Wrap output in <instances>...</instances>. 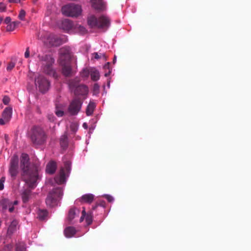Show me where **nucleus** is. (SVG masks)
Instances as JSON below:
<instances>
[{
  "mask_svg": "<svg viewBox=\"0 0 251 251\" xmlns=\"http://www.w3.org/2000/svg\"><path fill=\"white\" fill-rule=\"evenodd\" d=\"M62 66V73L66 77L71 76L73 75V72L70 64H60Z\"/></svg>",
  "mask_w": 251,
  "mask_h": 251,
  "instance_id": "4468645a",
  "label": "nucleus"
},
{
  "mask_svg": "<svg viewBox=\"0 0 251 251\" xmlns=\"http://www.w3.org/2000/svg\"><path fill=\"white\" fill-rule=\"evenodd\" d=\"M92 6L96 10L101 11L105 9V5L102 0H91Z\"/></svg>",
  "mask_w": 251,
  "mask_h": 251,
  "instance_id": "ddd939ff",
  "label": "nucleus"
},
{
  "mask_svg": "<svg viewBox=\"0 0 251 251\" xmlns=\"http://www.w3.org/2000/svg\"><path fill=\"white\" fill-rule=\"evenodd\" d=\"M61 26L64 30L68 31L73 28V24L71 21L66 19L62 21Z\"/></svg>",
  "mask_w": 251,
  "mask_h": 251,
  "instance_id": "412c9836",
  "label": "nucleus"
},
{
  "mask_svg": "<svg viewBox=\"0 0 251 251\" xmlns=\"http://www.w3.org/2000/svg\"><path fill=\"white\" fill-rule=\"evenodd\" d=\"M25 11L23 9L21 10L20 11L19 16H18V18L21 20L24 21L25 20Z\"/></svg>",
  "mask_w": 251,
  "mask_h": 251,
  "instance_id": "2f4dec72",
  "label": "nucleus"
},
{
  "mask_svg": "<svg viewBox=\"0 0 251 251\" xmlns=\"http://www.w3.org/2000/svg\"><path fill=\"white\" fill-rule=\"evenodd\" d=\"M15 63L12 62H10L8 63L6 69L8 71H10L14 67H15Z\"/></svg>",
  "mask_w": 251,
  "mask_h": 251,
  "instance_id": "c9c22d12",
  "label": "nucleus"
},
{
  "mask_svg": "<svg viewBox=\"0 0 251 251\" xmlns=\"http://www.w3.org/2000/svg\"><path fill=\"white\" fill-rule=\"evenodd\" d=\"M2 101L4 104L7 105L9 103L10 101V98H9V97L5 96L3 98Z\"/></svg>",
  "mask_w": 251,
  "mask_h": 251,
  "instance_id": "4c0bfd02",
  "label": "nucleus"
},
{
  "mask_svg": "<svg viewBox=\"0 0 251 251\" xmlns=\"http://www.w3.org/2000/svg\"><path fill=\"white\" fill-rule=\"evenodd\" d=\"M48 212L45 209H39L38 211V218L40 220H44L48 216Z\"/></svg>",
  "mask_w": 251,
  "mask_h": 251,
  "instance_id": "a878e982",
  "label": "nucleus"
},
{
  "mask_svg": "<svg viewBox=\"0 0 251 251\" xmlns=\"http://www.w3.org/2000/svg\"><path fill=\"white\" fill-rule=\"evenodd\" d=\"M57 168L56 163L53 160L50 161L46 166V172L49 174H53Z\"/></svg>",
  "mask_w": 251,
  "mask_h": 251,
  "instance_id": "2eb2a0df",
  "label": "nucleus"
},
{
  "mask_svg": "<svg viewBox=\"0 0 251 251\" xmlns=\"http://www.w3.org/2000/svg\"><path fill=\"white\" fill-rule=\"evenodd\" d=\"M71 169V163L70 161H67L64 162V166L61 167L54 180L58 184H62L66 182V178L69 176Z\"/></svg>",
  "mask_w": 251,
  "mask_h": 251,
  "instance_id": "423d86ee",
  "label": "nucleus"
},
{
  "mask_svg": "<svg viewBox=\"0 0 251 251\" xmlns=\"http://www.w3.org/2000/svg\"><path fill=\"white\" fill-rule=\"evenodd\" d=\"M96 107V104L94 102H90L89 104L88 105L86 110V113L87 116H91L93 113V112L94 111V109Z\"/></svg>",
  "mask_w": 251,
  "mask_h": 251,
  "instance_id": "393cba45",
  "label": "nucleus"
},
{
  "mask_svg": "<svg viewBox=\"0 0 251 251\" xmlns=\"http://www.w3.org/2000/svg\"><path fill=\"white\" fill-rule=\"evenodd\" d=\"M89 75H90V72L87 69H84L80 73L81 77L84 78L87 77Z\"/></svg>",
  "mask_w": 251,
  "mask_h": 251,
  "instance_id": "7c9ffc66",
  "label": "nucleus"
},
{
  "mask_svg": "<svg viewBox=\"0 0 251 251\" xmlns=\"http://www.w3.org/2000/svg\"><path fill=\"white\" fill-rule=\"evenodd\" d=\"M30 138L34 145H41L46 142L47 135L42 127L34 126L31 129Z\"/></svg>",
  "mask_w": 251,
  "mask_h": 251,
  "instance_id": "7ed1b4c3",
  "label": "nucleus"
},
{
  "mask_svg": "<svg viewBox=\"0 0 251 251\" xmlns=\"http://www.w3.org/2000/svg\"><path fill=\"white\" fill-rule=\"evenodd\" d=\"M20 169L21 170V179L28 186L29 188L25 189L21 193L22 201L27 202L32 197L30 189H34L37 185V181L40 178L38 168L31 165L27 154L23 153L20 158Z\"/></svg>",
  "mask_w": 251,
  "mask_h": 251,
  "instance_id": "f257e3e1",
  "label": "nucleus"
},
{
  "mask_svg": "<svg viewBox=\"0 0 251 251\" xmlns=\"http://www.w3.org/2000/svg\"><path fill=\"white\" fill-rule=\"evenodd\" d=\"M11 23L12 24H14V26L16 27L19 25V22H12Z\"/></svg>",
  "mask_w": 251,
  "mask_h": 251,
  "instance_id": "864d4df0",
  "label": "nucleus"
},
{
  "mask_svg": "<svg viewBox=\"0 0 251 251\" xmlns=\"http://www.w3.org/2000/svg\"><path fill=\"white\" fill-rule=\"evenodd\" d=\"M16 251H25V247L24 243H19L16 245Z\"/></svg>",
  "mask_w": 251,
  "mask_h": 251,
  "instance_id": "c756f323",
  "label": "nucleus"
},
{
  "mask_svg": "<svg viewBox=\"0 0 251 251\" xmlns=\"http://www.w3.org/2000/svg\"><path fill=\"white\" fill-rule=\"evenodd\" d=\"M55 114L58 117H62L64 114V112L62 110H57L55 111Z\"/></svg>",
  "mask_w": 251,
  "mask_h": 251,
  "instance_id": "79ce46f5",
  "label": "nucleus"
},
{
  "mask_svg": "<svg viewBox=\"0 0 251 251\" xmlns=\"http://www.w3.org/2000/svg\"><path fill=\"white\" fill-rule=\"evenodd\" d=\"M49 40L50 44L51 46H57L60 45V39L54 35H50L49 38Z\"/></svg>",
  "mask_w": 251,
  "mask_h": 251,
  "instance_id": "4be33fe9",
  "label": "nucleus"
},
{
  "mask_svg": "<svg viewBox=\"0 0 251 251\" xmlns=\"http://www.w3.org/2000/svg\"><path fill=\"white\" fill-rule=\"evenodd\" d=\"M80 213V210L75 208H72L70 209L68 213V220L70 224L72 223V221L75 218V216H78Z\"/></svg>",
  "mask_w": 251,
  "mask_h": 251,
  "instance_id": "dca6fc26",
  "label": "nucleus"
},
{
  "mask_svg": "<svg viewBox=\"0 0 251 251\" xmlns=\"http://www.w3.org/2000/svg\"><path fill=\"white\" fill-rule=\"evenodd\" d=\"M63 196V190L60 187L53 189L50 192L46 200L47 205L50 207H53L57 205L58 199L61 198Z\"/></svg>",
  "mask_w": 251,
  "mask_h": 251,
  "instance_id": "0eeeda50",
  "label": "nucleus"
},
{
  "mask_svg": "<svg viewBox=\"0 0 251 251\" xmlns=\"http://www.w3.org/2000/svg\"><path fill=\"white\" fill-rule=\"evenodd\" d=\"M86 214V212L85 210V208H83V210L82 211V215L80 218V223L83 221L84 218L85 217Z\"/></svg>",
  "mask_w": 251,
  "mask_h": 251,
  "instance_id": "a19ab883",
  "label": "nucleus"
},
{
  "mask_svg": "<svg viewBox=\"0 0 251 251\" xmlns=\"http://www.w3.org/2000/svg\"><path fill=\"white\" fill-rule=\"evenodd\" d=\"M6 10V5L3 2H0V12H3Z\"/></svg>",
  "mask_w": 251,
  "mask_h": 251,
  "instance_id": "f704fd0d",
  "label": "nucleus"
},
{
  "mask_svg": "<svg viewBox=\"0 0 251 251\" xmlns=\"http://www.w3.org/2000/svg\"><path fill=\"white\" fill-rule=\"evenodd\" d=\"M18 224V222L17 220H13L11 223L10 225L8 228L7 233L9 234H12L16 230L17 226Z\"/></svg>",
  "mask_w": 251,
  "mask_h": 251,
  "instance_id": "5701e85b",
  "label": "nucleus"
},
{
  "mask_svg": "<svg viewBox=\"0 0 251 251\" xmlns=\"http://www.w3.org/2000/svg\"><path fill=\"white\" fill-rule=\"evenodd\" d=\"M48 119L50 122H53L56 119L55 116L52 114H49L47 116Z\"/></svg>",
  "mask_w": 251,
  "mask_h": 251,
  "instance_id": "e433bc0d",
  "label": "nucleus"
},
{
  "mask_svg": "<svg viewBox=\"0 0 251 251\" xmlns=\"http://www.w3.org/2000/svg\"><path fill=\"white\" fill-rule=\"evenodd\" d=\"M12 203L13 202L6 199L1 200L0 202V204L3 209H8L9 206L12 204Z\"/></svg>",
  "mask_w": 251,
  "mask_h": 251,
  "instance_id": "cd10ccee",
  "label": "nucleus"
},
{
  "mask_svg": "<svg viewBox=\"0 0 251 251\" xmlns=\"http://www.w3.org/2000/svg\"><path fill=\"white\" fill-rule=\"evenodd\" d=\"M11 18L10 17H7L5 20H4V23H5L6 24H9L10 23H11Z\"/></svg>",
  "mask_w": 251,
  "mask_h": 251,
  "instance_id": "49530a36",
  "label": "nucleus"
},
{
  "mask_svg": "<svg viewBox=\"0 0 251 251\" xmlns=\"http://www.w3.org/2000/svg\"><path fill=\"white\" fill-rule=\"evenodd\" d=\"M60 64H70L72 55L69 49L64 47L60 49Z\"/></svg>",
  "mask_w": 251,
  "mask_h": 251,
  "instance_id": "9b49d317",
  "label": "nucleus"
},
{
  "mask_svg": "<svg viewBox=\"0 0 251 251\" xmlns=\"http://www.w3.org/2000/svg\"><path fill=\"white\" fill-rule=\"evenodd\" d=\"M62 12L67 17H77L81 14L82 8L80 5L70 3L62 7Z\"/></svg>",
  "mask_w": 251,
  "mask_h": 251,
  "instance_id": "39448f33",
  "label": "nucleus"
},
{
  "mask_svg": "<svg viewBox=\"0 0 251 251\" xmlns=\"http://www.w3.org/2000/svg\"><path fill=\"white\" fill-rule=\"evenodd\" d=\"M100 86L97 83L94 85L93 89L94 91H98L99 90Z\"/></svg>",
  "mask_w": 251,
  "mask_h": 251,
  "instance_id": "de8ad7c7",
  "label": "nucleus"
},
{
  "mask_svg": "<svg viewBox=\"0 0 251 251\" xmlns=\"http://www.w3.org/2000/svg\"><path fill=\"white\" fill-rule=\"evenodd\" d=\"M98 206H100L102 207H105V202L104 201H100L99 202L97 203Z\"/></svg>",
  "mask_w": 251,
  "mask_h": 251,
  "instance_id": "c03bdc74",
  "label": "nucleus"
},
{
  "mask_svg": "<svg viewBox=\"0 0 251 251\" xmlns=\"http://www.w3.org/2000/svg\"><path fill=\"white\" fill-rule=\"evenodd\" d=\"M94 199V196L92 194H87L83 195L80 198V201L81 203H91Z\"/></svg>",
  "mask_w": 251,
  "mask_h": 251,
  "instance_id": "6ab92c4d",
  "label": "nucleus"
},
{
  "mask_svg": "<svg viewBox=\"0 0 251 251\" xmlns=\"http://www.w3.org/2000/svg\"><path fill=\"white\" fill-rule=\"evenodd\" d=\"M15 27L14 26V25L12 23H10L7 25L6 27V30L8 31H13L15 29Z\"/></svg>",
  "mask_w": 251,
  "mask_h": 251,
  "instance_id": "473e14b6",
  "label": "nucleus"
},
{
  "mask_svg": "<svg viewBox=\"0 0 251 251\" xmlns=\"http://www.w3.org/2000/svg\"><path fill=\"white\" fill-rule=\"evenodd\" d=\"M79 81L80 80L77 77H75L74 79H72L69 80V87L72 92H73L78 86L80 85L79 84Z\"/></svg>",
  "mask_w": 251,
  "mask_h": 251,
  "instance_id": "f3484780",
  "label": "nucleus"
},
{
  "mask_svg": "<svg viewBox=\"0 0 251 251\" xmlns=\"http://www.w3.org/2000/svg\"><path fill=\"white\" fill-rule=\"evenodd\" d=\"M20 1V0H8L9 3H17Z\"/></svg>",
  "mask_w": 251,
  "mask_h": 251,
  "instance_id": "3c124183",
  "label": "nucleus"
},
{
  "mask_svg": "<svg viewBox=\"0 0 251 251\" xmlns=\"http://www.w3.org/2000/svg\"><path fill=\"white\" fill-rule=\"evenodd\" d=\"M78 30L80 33L82 34H85L86 32L85 28L83 26L79 25L78 26Z\"/></svg>",
  "mask_w": 251,
  "mask_h": 251,
  "instance_id": "58836bf2",
  "label": "nucleus"
},
{
  "mask_svg": "<svg viewBox=\"0 0 251 251\" xmlns=\"http://www.w3.org/2000/svg\"><path fill=\"white\" fill-rule=\"evenodd\" d=\"M110 63L107 62L104 66V68H109Z\"/></svg>",
  "mask_w": 251,
  "mask_h": 251,
  "instance_id": "5fc2aeb1",
  "label": "nucleus"
},
{
  "mask_svg": "<svg viewBox=\"0 0 251 251\" xmlns=\"http://www.w3.org/2000/svg\"><path fill=\"white\" fill-rule=\"evenodd\" d=\"M104 197L106 199V200L108 201L109 202H111L113 201H114V198H113V197H112L110 195H106L104 196Z\"/></svg>",
  "mask_w": 251,
  "mask_h": 251,
  "instance_id": "ea45409f",
  "label": "nucleus"
},
{
  "mask_svg": "<svg viewBox=\"0 0 251 251\" xmlns=\"http://www.w3.org/2000/svg\"><path fill=\"white\" fill-rule=\"evenodd\" d=\"M110 73H111V71H109L108 72V73H105V76H108V75H110Z\"/></svg>",
  "mask_w": 251,
  "mask_h": 251,
  "instance_id": "bf43d9fd",
  "label": "nucleus"
},
{
  "mask_svg": "<svg viewBox=\"0 0 251 251\" xmlns=\"http://www.w3.org/2000/svg\"><path fill=\"white\" fill-rule=\"evenodd\" d=\"M4 188V185L2 182H0V190H3Z\"/></svg>",
  "mask_w": 251,
  "mask_h": 251,
  "instance_id": "603ef678",
  "label": "nucleus"
},
{
  "mask_svg": "<svg viewBox=\"0 0 251 251\" xmlns=\"http://www.w3.org/2000/svg\"><path fill=\"white\" fill-rule=\"evenodd\" d=\"M60 144L61 148L65 149L67 148L68 145V137L66 134L62 135L60 139Z\"/></svg>",
  "mask_w": 251,
  "mask_h": 251,
  "instance_id": "b1692460",
  "label": "nucleus"
},
{
  "mask_svg": "<svg viewBox=\"0 0 251 251\" xmlns=\"http://www.w3.org/2000/svg\"><path fill=\"white\" fill-rule=\"evenodd\" d=\"M35 84L39 91L43 94L47 92L50 87V82L42 75H39L35 77Z\"/></svg>",
  "mask_w": 251,
  "mask_h": 251,
  "instance_id": "6e6552de",
  "label": "nucleus"
},
{
  "mask_svg": "<svg viewBox=\"0 0 251 251\" xmlns=\"http://www.w3.org/2000/svg\"><path fill=\"white\" fill-rule=\"evenodd\" d=\"M116 61V56H115L113 61V63H115Z\"/></svg>",
  "mask_w": 251,
  "mask_h": 251,
  "instance_id": "e2e57ef3",
  "label": "nucleus"
},
{
  "mask_svg": "<svg viewBox=\"0 0 251 251\" xmlns=\"http://www.w3.org/2000/svg\"><path fill=\"white\" fill-rule=\"evenodd\" d=\"M82 102L78 99H74L70 103L68 107V112L71 115L77 114L80 110Z\"/></svg>",
  "mask_w": 251,
  "mask_h": 251,
  "instance_id": "9d476101",
  "label": "nucleus"
},
{
  "mask_svg": "<svg viewBox=\"0 0 251 251\" xmlns=\"http://www.w3.org/2000/svg\"><path fill=\"white\" fill-rule=\"evenodd\" d=\"M9 121H6L5 119L3 117L0 119V125H4L5 124L8 123Z\"/></svg>",
  "mask_w": 251,
  "mask_h": 251,
  "instance_id": "37998d69",
  "label": "nucleus"
},
{
  "mask_svg": "<svg viewBox=\"0 0 251 251\" xmlns=\"http://www.w3.org/2000/svg\"><path fill=\"white\" fill-rule=\"evenodd\" d=\"M83 127L85 128V129H87L88 126H87V124L86 123H84L83 124V125H82Z\"/></svg>",
  "mask_w": 251,
  "mask_h": 251,
  "instance_id": "6e6d98bb",
  "label": "nucleus"
},
{
  "mask_svg": "<svg viewBox=\"0 0 251 251\" xmlns=\"http://www.w3.org/2000/svg\"><path fill=\"white\" fill-rule=\"evenodd\" d=\"M93 55H94V58L96 59H99L102 56L104 58L106 57L104 54L100 53V54H99L98 52H94L93 53Z\"/></svg>",
  "mask_w": 251,
  "mask_h": 251,
  "instance_id": "72a5a7b5",
  "label": "nucleus"
},
{
  "mask_svg": "<svg viewBox=\"0 0 251 251\" xmlns=\"http://www.w3.org/2000/svg\"><path fill=\"white\" fill-rule=\"evenodd\" d=\"M38 58L42 65V69L45 74L56 77L57 75L53 68L54 63V58L50 55H38Z\"/></svg>",
  "mask_w": 251,
  "mask_h": 251,
  "instance_id": "f03ea898",
  "label": "nucleus"
},
{
  "mask_svg": "<svg viewBox=\"0 0 251 251\" xmlns=\"http://www.w3.org/2000/svg\"><path fill=\"white\" fill-rule=\"evenodd\" d=\"M87 23L91 27L107 28L110 25V20L104 15L100 16L99 18L94 15H92L88 18Z\"/></svg>",
  "mask_w": 251,
  "mask_h": 251,
  "instance_id": "20e7f679",
  "label": "nucleus"
},
{
  "mask_svg": "<svg viewBox=\"0 0 251 251\" xmlns=\"http://www.w3.org/2000/svg\"><path fill=\"white\" fill-rule=\"evenodd\" d=\"M12 109L10 107H6L2 113V117L5 119L6 121H9L12 117Z\"/></svg>",
  "mask_w": 251,
  "mask_h": 251,
  "instance_id": "a211bd4d",
  "label": "nucleus"
},
{
  "mask_svg": "<svg viewBox=\"0 0 251 251\" xmlns=\"http://www.w3.org/2000/svg\"><path fill=\"white\" fill-rule=\"evenodd\" d=\"M4 137H5V139L6 141H7L8 139V135L5 134Z\"/></svg>",
  "mask_w": 251,
  "mask_h": 251,
  "instance_id": "13d9d810",
  "label": "nucleus"
},
{
  "mask_svg": "<svg viewBox=\"0 0 251 251\" xmlns=\"http://www.w3.org/2000/svg\"><path fill=\"white\" fill-rule=\"evenodd\" d=\"M19 157L17 155L14 154L10 160L9 168V173L11 177L15 179L19 173Z\"/></svg>",
  "mask_w": 251,
  "mask_h": 251,
  "instance_id": "1a4fd4ad",
  "label": "nucleus"
},
{
  "mask_svg": "<svg viewBox=\"0 0 251 251\" xmlns=\"http://www.w3.org/2000/svg\"><path fill=\"white\" fill-rule=\"evenodd\" d=\"M29 49L28 47H27L26 49V51L25 53V58H28L29 56Z\"/></svg>",
  "mask_w": 251,
  "mask_h": 251,
  "instance_id": "a18cd8bd",
  "label": "nucleus"
},
{
  "mask_svg": "<svg viewBox=\"0 0 251 251\" xmlns=\"http://www.w3.org/2000/svg\"><path fill=\"white\" fill-rule=\"evenodd\" d=\"M71 128L73 132H75L77 130V128L75 125H71Z\"/></svg>",
  "mask_w": 251,
  "mask_h": 251,
  "instance_id": "8fccbe9b",
  "label": "nucleus"
},
{
  "mask_svg": "<svg viewBox=\"0 0 251 251\" xmlns=\"http://www.w3.org/2000/svg\"><path fill=\"white\" fill-rule=\"evenodd\" d=\"M98 206H99L97 203L95 205L93 206L92 210H95L98 207Z\"/></svg>",
  "mask_w": 251,
  "mask_h": 251,
  "instance_id": "4d7b16f0",
  "label": "nucleus"
},
{
  "mask_svg": "<svg viewBox=\"0 0 251 251\" xmlns=\"http://www.w3.org/2000/svg\"><path fill=\"white\" fill-rule=\"evenodd\" d=\"M18 204V201H14L13 202V205L14 206V205H16Z\"/></svg>",
  "mask_w": 251,
  "mask_h": 251,
  "instance_id": "680f3d73",
  "label": "nucleus"
},
{
  "mask_svg": "<svg viewBox=\"0 0 251 251\" xmlns=\"http://www.w3.org/2000/svg\"><path fill=\"white\" fill-rule=\"evenodd\" d=\"M76 233V230L73 226H68L66 227L64 231L65 236L67 238L73 237Z\"/></svg>",
  "mask_w": 251,
  "mask_h": 251,
  "instance_id": "aec40b11",
  "label": "nucleus"
},
{
  "mask_svg": "<svg viewBox=\"0 0 251 251\" xmlns=\"http://www.w3.org/2000/svg\"><path fill=\"white\" fill-rule=\"evenodd\" d=\"M4 179H5L4 177H2L1 178V179L0 180V182H2V183H3L4 181Z\"/></svg>",
  "mask_w": 251,
  "mask_h": 251,
  "instance_id": "052dcab7",
  "label": "nucleus"
},
{
  "mask_svg": "<svg viewBox=\"0 0 251 251\" xmlns=\"http://www.w3.org/2000/svg\"><path fill=\"white\" fill-rule=\"evenodd\" d=\"M86 222L87 225H90L93 222V214L92 212H90L86 214L85 216Z\"/></svg>",
  "mask_w": 251,
  "mask_h": 251,
  "instance_id": "c85d7f7f",
  "label": "nucleus"
},
{
  "mask_svg": "<svg viewBox=\"0 0 251 251\" xmlns=\"http://www.w3.org/2000/svg\"><path fill=\"white\" fill-rule=\"evenodd\" d=\"M90 75L92 80L93 81H97L100 78L99 72L96 69H91L90 71Z\"/></svg>",
  "mask_w": 251,
  "mask_h": 251,
  "instance_id": "bb28decb",
  "label": "nucleus"
},
{
  "mask_svg": "<svg viewBox=\"0 0 251 251\" xmlns=\"http://www.w3.org/2000/svg\"><path fill=\"white\" fill-rule=\"evenodd\" d=\"M8 210L10 212H12L14 210V207L13 205V203L8 208Z\"/></svg>",
  "mask_w": 251,
  "mask_h": 251,
  "instance_id": "09e8293b",
  "label": "nucleus"
},
{
  "mask_svg": "<svg viewBox=\"0 0 251 251\" xmlns=\"http://www.w3.org/2000/svg\"><path fill=\"white\" fill-rule=\"evenodd\" d=\"M73 92L75 95L84 96L88 94V89L86 85L80 84L73 91Z\"/></svg>",
  "mask_w": 251,
  "mask_h": 251,
  "instance_id": "f8f14e48",
  "label": "nucleus"
}]
</instances>
